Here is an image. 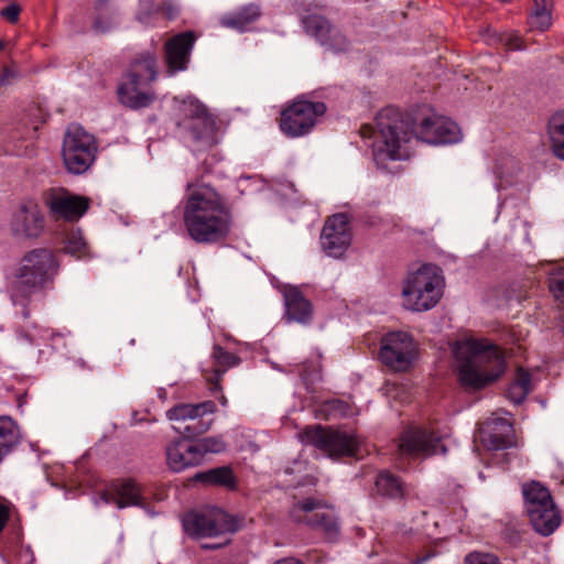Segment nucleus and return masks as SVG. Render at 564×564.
Segmentation results:
<instances>
[{
    "instance_id": "f257e3e1",
    "label": "nucleus",
    "mask_w": 564,
    "mask_h": 564,
    "mask_svg": "<svg viewBox=\"0 0 564 564\" xmlns=\"http://www.w3.org/2000/svg\"><path fill=\"white\" fill-rule=\"evenodd\" d=\"M376 129L373 160L379 169L387 171H390L389 162L410 156V144L414 137L435 145L462 140L460 129L453 120L432 111L420 116L411 124L398 109L387 107L376 116Z\"/></svg>"
},
{
    "instance_id": "f03ea898",
    "label": "nucleus",
    "mask_w": 564,
    "mask_h": 564,
    "mask_svg": "<svg viewBox=\"0 0 564 564\" xmlns=\"http://www.w3.org/2000/svg\"><path fill=\"white\" fill-rule=\"evenodd\" d=\"M183 223L191 239L197 243L225 240L232 228V213L226 195L204 182L187 183Z\"/></svg>"
},
{
    "instance_id": "7ed1b4c3",
    "label": "nucleus",
    "mask_w": 564,
    "mask_h": 564,
    "mask_svg": "<svg viewBox=\"0 0 564 564\" xmlns=\"http://www.w3.org/2000/svg\"><path fill=\"white\" fill-rule=\"evenodd\" d=\"M459 381L475 390L497 380L505 370V358L497 346L485 339H466L455 349Z\"/></svg>"
},
{
    "instance_id": "20e7f679",
    "label": "nucleus",
    "mask_w": 564,
    "mask_h": 564,
    "mask_svg": "<svg viewBox=\"0 0 564 564\" xmlns=\"http://www.w3.org/2000/svg\"><path fill=\"white\" fill-rule=\"evenodd\" d=\"M156 56L152 52L137 55L118 86L119 101L131 109L150 106L155 100L151 84L156 79Z\"/></svg>"
},
{
    "instance_id": "39448f33",
    "label": "nucleus",
    "mask_w": 564,
    "mask_h": 564,
    "mask_svg": "<svg viewBox=\"0 0 564 564\" xmlns=\"http://www.w3.org/2000/svg\"><path fill=\"white\" fill-rule=\"evenodd\" d=\"M445 280L440 267L422 264L410 272L402 288L403 306L413 312H425L440 302Z\"/></svg>"
},
{
    "instance_id": "423d86ee",
    "label": "nucleus",
    "mask_w": 564,
    "mask_h": 564,
    "mask_svg": "<svg viewBox=\"0 0 564 564\" xmlns=\"http://www.w3.org/2000/svg\"><path fill=\"white\" fill-rule=\"evenodd\" d=\"M177 126L187 132L198 149H208L219 142L216 118L198 99L188 97L177 106Z\"/></svg>"
},
{
    "instance_id": "0eeeda50",
    "label": "nucleus",
    "mask_w": 564,
    "mask_h": 564,
    "mask_svg": "<svg viewBox=\"0 0 564 564\" xmlns=\"http://www.w3.org/2000/svg\"><path fill=\"white\" fill-rule=\"evenodd\" d=\"M98 144L95 137L79 124H69L62 144L63 163L67 172L80 175L87 172L96 160Z\"/></svg>"
},
{
    "instance_id": "6e6552de",
    "label": "nucleus",
    "mask_w": 564,
    "mask_h": 564,
    "mask_svg": "<svg viewBox=\"0 0 564 564\" xmlns=\"http://www.w3.org/2000/svg\"><path fill=\"white\" fill-rule=\"evenodd\" d=\"M290 518L322 532L327 540H335L339 534L338 517L324 500L305 498L295 502L290 509Z\"/></svg>"
},
{
    "instance_id": "1a4fd4ad",
    "label": "nucleus",
    "mask_w": 564,
    "mask_h": 564,
    "mask_svg": "<svg viewBox=\"0 0 564 564\" xmlns=\"http://www.w3.org/2000/svg\"><path fill=\"white\" fill-rule=\"evenodd\" d=\"M182 525L185 533L194 539L214 538L238 530V522L219 508H206L184 514Z\"/></svg>"
},
{
    "instance_id": "9d476101",
    "label": "nucleus",
    "mask_w": 564,
    "mask_h": 564,
    "mask_svg": "<svg viewBox=\"0 0 564 564\" xmlns=\"http://www.w3.org/2000/svg\"><path fill=\"white\" fill-rule=\"evenodd\" d=\"M326 110L322 101L297 98L281 111L280 129L288 137H303L312 131Z\"/></svg>"
},
{
    "instance_id": "9b49d317",
    "label": "nucleus",
    "mask_w": 564,
    "mask_h": 564,
    "mask_svg": "<svg viewBox=\"0 0 564 564\" xmlns=\"http://www.w3.org/2000/svg\"><path fill=\"white\" fill-rule=\"evenodd\" d=\"M217 408L213 401L196 404L181 403L166 411V417L186 437L206 433L213 425Z\"/></svg>"
},
{
    "instance_id": "f8f14e48",
    "label": "nucleus",
    "mask_w": 564,
    "mask_h": 564,
    "mask_svg": "<svg viewBox=\"0 0 564 564\" xmlns=\"http://www.w3.org/2000/svg\"><path fill=\"white\" fill-rule=\"evenodd\" d=\"M301 437L304 443L315 446L328 457L355 455L358 446L352 435L319 426L305 429Z\"/></svg>"
},
{
    "instance_id": "ddd939ff",
    "label": "nucleus",
    "mask_w": 564,
    "mask_h": 564,
    "mask_svg": "<svg viewBox=\"0 0 564 564\" xmlns=\"http://www.w3.org/2000/svg\"><path fill=\"white\" fill-rule=\"evenodd\" d=\"M416 358V344L404 332H392L381 340L380 359L394 371H406Z\"/></svg>"
},
{
    "instance_id": "4468645a",
    "label": "nucleus",
    "mask_w": 564,
    "mask_h": 564,
    "mask_svg": "<svg viewBox=\"0 0 564 564\" xmlns=\"http://www.w3.org/2000/svg\"><path fill=\"white\" fill-rule=\"evenodd\" d=\"M445 452L441 436L426 429L410 427L401 434L398 443V453L401 456L427 457Z\"/></svg>"
},
{
    "instance_id": "2eb2a0df",
    "label": "nucleus",
    "mask_w": 564,
    "mask_h": 564,
    "mask_svg": "<svg viewBox=\"0 0 564 564\" xmlns=\"http://www.w3.org/2000/svg\"><path fill=\"white\" fill-rule=\"evenodd\" d=\"M351 228L346 214H335L326 220L322 234L323 251L333 258H340L351 243Z\"/></svg>"
},
{
    "instance_id": "dca6fc26",
    "label": "nucleus",
    "mask_w": 564,
    "mask_h": 564,
    "mask_svg": "<svg viewBox=\"0 0 564 564\" xmlns=\"http://www.w3.org/2000/svg\"><path fill=\"white\" fill-rule=\"evenodd\" d=\"M43 200L54 216L67 221H77L89 207L87 197L73 195L64 188H50L44 192Z\"/></svg>"
},
{
    "instance_id": "f3484780",
    "label": "nucleus",
    "mask_w": 564,
    "mask_h": 564,
    "mask_svg": "<svg viewBox=\"0 0 564 564\" xmlns=\"http://www.w3.org/2000/svg\"><path fill=\"white\" fill-rule=\"evenodd\" d=\"M307 34L313 36L321 45L333 52H345L350 42L346 35L325 17L312 13L302 19Z\"/></svg>"
},
{
    "instance_id": "a211bd4d",
    "label": "nucleus",
    "mask_w": 564,
    "mask_h": 564,
    "mask_svg": "<svg viewBox=\"0 0 564 564\" xmlns=\"http://www.w3.org/2000/svg\"><path fill=\"white\" fill-rule=\"evenodd\" d=\"M35 288V251L28 252L21 261L17 273L14 284L13 301L17 305L22 306V315L24 318L31 316V310L25 306V299L30 297Z\"/></svg>"
},
{
    "instance_id": "6ab92c4d",
    "label": "nucleus",
    "mask_w": 564,
    "mask_h": 564,
    "mask_svg": "<svg viewBox=\"0 0 564 564\" xmlns=\"http://www.w3.org/2000/svg\"><path fill=\"white\" fill-rule=\"evenodd\" d=\"M195 41L194 32L186 31L165 43V61L171 73L186 69Z\"/></svg>"
},
{
    "instance_id": "aec40b11",
    "label": "nucleus",
    "mask_w": 564,
    "mask_h": 564,
    "mask_svg": "<svg viewBox=\"0 0 564 564\" xmlns=\"http://www.w3.org/2000/svg\"><path fill=\"white\" fill-rule=\"evenodd\" d=\"M166 462L173 471L178 473L200 465L203 459L195 442L183 438L166 447Z\"/></svg>"
},
{
    "instance_id": "412c9836",
    "label": "nucleus",
    "mask_w": 564,
    "mask_h": 564,
    "mask_svg": "<svg viewBox=\"0 0 564 564\" xmlns=\"http://www.w3.org/2000/svg\"><path fill=\"white\" fill-rule=\"evenodd\" d=\"M107 503H115L119 509L127 507H145L142 487L133 479H121L112 484L111 492L102 495Z\"/></svg>"
},
{
    "instance_id": "4be33fe9",
    "label": "nucleus",
    "mask_w": 564,
    "mask_h": 564,
    "mask_svg": "<svg viewBox=\"0 0 564 564\" xmlns=\"http://www.w3.org/2000/svg\"><path fill=\"white\" fill-rule=\"evenodd\" d=\"M240 359L224 350L220 346H214L212 360L208 365L203 367V375L209 384L210 391H220V379L221 376L231 367L237 366Z\"/></svg>"
},
{
    "instance_id": "5701e85b",
    "label": "nucleus",
    "mask_w": 564,
    "mask_h": 564,
    "mask_svg": "<svg viewBox=\"0 0 564 564\" xmlns=\"http://www.w3.org/2000/svg\"><path fill=\"white\" fill-rule=\"evenodd\" d=\"M283 295L288 322L308 324L312 319L313 307L303 293L295 286H288Z\"/></svg>"
},
{
    "instance_id": "b1692460",
    "label": "nucleus",
    "mask_w": 564,
    "mask_h": 564,
    "mask_svg": "<svg viewBox=\"0 0 564 564\" xmlns=\"http://www.w3.org/2000/svg\"><path fill=\"white\" fill-rule=\"evenodd\" d=\"M490 432L482 438L484 444L492 451L506 449L514 445L512 424L501 417L491 419Z\"/></svg>"
},
{
    "instance_id": "393cba45",
    "label": "nucleus",
    "mask_w": 564,
    "mask_h": 564,
    "mask_svg": "<svg viewBox=\"0 0 564 564\" xmlns=\"http://www.w3.org/2000/svg\"><path fill=\"white\" fill-rule=\"evenodd\" d=\"M533 529L541 535L552 534L561 523V516L553 501L528 511Z\"/></svg>"
},
{
    "instance_id": "a878e982",
    "label": "nucleus",
    "mask_w": 564,
    "mask_h": 564,
    "mask_svg": "<svg viewBox=\"0 0 564 564\" xmlns=\"http://www.w3.org/2000/svg\"><path fill=\"white\" fill-rule=\"evenodd\" d=\"M59 270V261L51 249H37V291L51 290Z\"/></svg>"
},
{
    "instance_id": "bb28decb",
    "label": "nucleus",
    "mask_w": 564,
    "mask_h": 564,
    "mask_svg": "<svg viewBox=\"0 0 564 564\" xmlns=\"http://www.w3.org/2000/svg\"><path fill=\"white\" fill-rule=\"evenodd\" d=\"M261 17V8L257 3H249L240 7L234 12L227 13L220 18V24L225 28L246 32L250 25Z\"/></svg>"
},
{
    "instance_id": "cd10ccee",
    "label": "nucleus",
    "mask_w": 564,
    "mask_h": 564,
    "mask_svg": "<svg viewBox=\"0 0 564 564\" xmlns=\"http://www.w3.org/2000/svg\"><path fill=\"white\" fill-rule=\"evenodd\" d=\"M35 225V204L32 202L22 204L12 215L11 231L20 240L32 237V230Z\"/></svg>"
},
{
    "instance_id": "c85d7f7f",
    "label": "nucleus",
    "mask_w": 564,
    "mask_h": 564,
    "mask_svg": "<svg viewBox=\"0 0 564 564\" xmlns=\"http://www.w3.org/2000/svg\"><path fill=\"white\" fill-rule=\"evenodd\" d=\"M375 491L380 497L397 500L406 496L408 487L398 476L382 470L376 477Z\"/></svg>"
},
{
    "instance_id": "c756f323",
    "label": "nucleus",
    "mask_w": 564,
    "mask_h": 564,
    "mask_svg": "<svg viewBox=\"0 0 564 564\" xmlns=\"http://www.w3.org/2000/svg\"><path fill=\"white\" fill-rule=\"evenodd\" d=\"M19 438L20 433L15 422L9 416H0V463L19 443Z\"/></svg>"
},
{
    "instance_id": "7c9ffc66",
    "label": "nucleus",
    "mask_w": 564,
    "mask_h": 564,
    "mask_svg": "<svg viewBox=\"0 0 564 564\" xmlns=\"http://www.w3.org/2000/svg\"><path fill=\"white\" fill-rule=\"evenodd\" d=\"M534 6L529 18V26L531 30L545 31L552 24V0H533Z\"/></svg>"
},
{
    "instance_id": "2f4dec72",
    "label": "nucleus",
    "mask_w": 564,
    "mask_h": 564,
    "mask_svg": "<svg viewBox=\"0 0 564 564\" xmlns=\"http://www.w3.org/2000/svg\"><path fill=\"white\" fill-rule=\"evenodd\" d=\"M522 492L525 500L527 512L553 501L549 489L536 481L524 485Z\"/></svg>"
},
{
    "instance_id": "473e14b6",
    "label": "nucleus",
    "mask_w": 564,
    "mask_h": 564,
    "mask_svg": "<svg viewBox=\"0 0 564 564\" xmlns=\"http://www.w3.org/2000/svg\"><path fill=\"white\" fill-rule=\"evenodd\" d=\"M554 154L564 160V112L554 113L547 124Z\"/></svg>"
},
{
    "instance_id": "72a5a7b5",
    "label": "nucleus",
    "mask_w": 564,
    "mask_h": 564,
    "mask_svg": "<svg viewBox=\"0 0 564 564\" xmlns=\"http://www.w3.org/2000/svg\"><path fill=\"white\" fill-rule=\"evenodd\" d=\"M64 252L76 258H89V247L79 229H70L64 240Z\"/></svg>"
},
{
    "instance_id": "f704fd0d",
    "label": "nucleus",
    "mask_w": 564,
    "mask_h": 564,
    "mask_svg": "<svg viewBox=\"0 0 564 564\" xmlns=\"http://www.w3.org/2000/svg\"><path fill=\"white\" fill-rule=\"evenodd\" d=\"M195 479L209 485L234 488L235 476L229 467H217L205 473H198Z\"/></svg>"
},
{
    "instance_id": "c9c22d12",
    "label": "nucleus",
    "mask_w": 564,
    "mask_h": 564,
    "mask_svg": "<svg viewBox=\"0 0 564 564\" xmlns=\"http://www.w3.org/2000/svg\"><path fill=\"white\" fill-rule=\"evenodd\" d=\"M163 13V7L155 0H140L137 11V20L149 26L154 25L155 20Z\"/></svg>"
},
{
    "instance_id": "e433bc0d",
    "label": "nucleus",
    "mask_w": 564,
    "mask_h": 564,
    "mask_svg": "<svg viewBox=\"0 0 564 564\" xmlns=\"http://www.w3.org/2000/svg\"><path fill=\"white\" fill-rule=\"evenodd\" d=\"M195 444L200 452L203 460L207 454H219L226 449V442L221 435L203 437L195 441Z\"/></svg>"
},
{
    "instance_id": "4c0bfd02",
    "label": "nucleus",
    "mask_w": 564,
    "mask_h": 564,
    "mask_svg": "<svg viewBox=\"0 0 564 564\" xmlns=\"http://www.w3.org/2000/svg\"><path fill=\"white\" fill-rule=\"evenodd\" d=\"M549 288L556 300L564 302V268L560 267L551 272Z\"/></svg>"
},
{
    "instance_id": "58836bf2",
    "label": "nucleus",
    "mask_w": 564,
    "mask_h": 564,
    "mask_svg": "<svg viewBox=\"0 0 564 564\" xmlns=\"http://www.w3.org/2000/svg\"><path fill=\"white\" fill-rule=\"evenodd\" d=\"M464 564H501L499 558L490 553L473 552L465 557Z\"/></svg>"
},
{
    "instance_id": "ea45409f",
    "label": "nucleus",
    "mask_w": 564,
    "mask_h": 564,
    "mask_svg": "<svg viewBox=\"0 0 564 564\" xmlns=\"http://www.w3.org/2000/svg\"><path fill=\"white\" fill-rule=\"evenodd\" d=\"M20 78V73L14 65L4 66L0 74V93Z\"/></svg>"
},
{
    "instance_id": "a19ab883",
    "label": "nucleus",
    "mask_w": 564,
    "mask_h": 564,
    "mask_svg": "<svg viewBox=\"0 0 564 564\" xmlns=\"http://www.w3.org/2000/svg\"><path fill=\"white\" fill-rule=\"evenodd\" d=\"M499 42L511 51H518L523 48L520 36L514 32L501 34L499 36Z\"/></svg>"
},
{
    "instance_id": "79ce46f5",
    "label": "nucleus",
    "mask_w": 564,
    "mask_h": 564,
    "mask_svg": "<svg viewBox=\"0 0 564 564\" xmlns=\"http://www.w3.org/2000/svg\"><path fill=\"white\" fill-rule=\"evenodd\" d=\"M323 408L326 412L325 419L336 416L337 414L343 415L346 411V404L340 400H329L324 403Z\"/></svg>"
},
{
    "instance_id": "37998d69",
    "label": "nucleus",
    "mask_w": 564,
    "mask_h": 564,
    "mask_svg": "<svg viewBox=\"0 0 564 564\" xmlns=\"http://www.w3.org/2000/svg\"><path fill=\"white\" fill-rule=\"evenodd\" d=\"M507 394H508V398L514 402V403H520L522 402L525 397L528 395V390H524L523 388H521L520 386H516L514 383H512L508 391H507Z\"/></svg>"
},
{
    "instance_id": "c03bdc74",
    "label": "nucleus",
    "mask_w": 564,
    "mask_h": 564,
    "mask_svg": "<svg viewBox=\"0 0 564 564\" xmlns=\"http://www.w3.org/2000/svg\"><path fill=\"white\" fill-rule=\"evenodd\" d=\"M516 386H520L524 390H528V393L531 391V376L529 372L523 369H519L516 376V380L513 382Z\"/></svg>"
},
{
    "instance_id": "a18cd8bd",
    "label": "nucleus",
    "mask_w": 564,
    "mask_h": 564,
    "mask_svg": "<svg viewBox=\"0 0 564 564\" xmlns=\"http://www.w3.org/2000/svg\"><path fill=\"white\" fill-rule=\"evenodd\" d=\"M19 7L15 4L8 6L1 10V17L10 22H15L19 17Z\"/></svg>"
},
{
    "instance_id": "49530a36",
    "label": "nucleus",
    "mask_w": 564,
    "mask_h": 564,
    "mask_svg": "<svg viewBox=\"0 0 564 564\" xmlns=\"http://www.w3.org/2000/svg\"><path fill=\"white\" fill-rule=\"evenodd\" d=\"M51 340L53 341L52 346L53 348H59L65 346V338L62 334H54L52 333L50 335Z\"/></svg>"
},
{
    "instance_id": "de8ad7c7",
    "label": "nucleus",
    "mask_w": 564,
    "mask_h": 564,
    "mask_svg": "<svg viewBox=\"0 0 564 564\" xmlns=\"http://www.w3.org/2000/svg\"><path fill=\"white\" fill-rule=\"evenodd\" d=\"M9 517V511L7 507L2 503H0V532L2 531L7 520Z\"/></svg>"
},
{
    "instance_id": "09e8293b",
    "label": "nucleus",
    "mask_w": 564,
    "mask_h": 564,
    "mask_svg": "<svg viewBox=\"0 0 564 564\" xmlns=\"http://www.w3.org/2000/svg\"><path fill=\"white\" fill-rule=\"evenodd\" d=\"M94 28L98 32H106L111 28V23L107 22L102 24L100 18H97L94 22Z\"/></svg>"
},
{
    "instance_id": "8fccbe9b",
    "label": "nucleus",
    "mask_w": 564,
    "mask_h": 564,
    "mask_svg": "<svg viewBox=\"0 0 564 564\" xmlns=\"http://www.w3.org/2000/svg\"><path fill=\"white\" fill-rule=\"evenodd\" d=\"M302 376L306 381H315L321 378L318 370H314L313 373H303Z\"/></svg>"
},
{
    "instance_id": "3c124183",
    "label": "nucleus",
    "mask_w": 564,
    "mask_h": 564,
    "mask_svg": "<svg viewBox=\"0 0 564 564\" xmlns=\"http://www.w3.org/2000/svg\"><path fill=\"white\" fill-rule=\"evenodd\" d=\"M275 564H302V563L299 561H295L293 558H285V560L276 562Z\"/></svg>"
},
{
    "instance_id": "603ef678",
    "label": "nucleus",
    "mask_w": 564,
    "mask_h": 564,
    "mask_svg": "<svg viewBox=\"0 0 564 564\" xmlns=\"http://www.w3.org/2000/svg\"><path fill=\"white\" fill-rule=\"evenodd\" d=\"M175 14H176L175 10L171 6H167L166 7V18L172 19V18H174Z\"/></svg>"
},
{
    "instance_id": "864d4df0",
    "label": "nucleus",
    "mask_w": 564,
    "mask_h": 564,
    "mask_svg": "<svg viewBox=\"0 0 564 564\" xmlns=\"http://www.w3.org/2000/svg\"><path fill=\"white\" fill-rule=\"evenodd\" d=\"M223 544L219 543V544H204L203 547L204 549H210V550H214V549H218Z\"/></svg>"
},
{
    "instance_id": "5fc2aeb1",
    "label": "nucleus",
    "mask_w": 564,
    "mask_h": 564,
    "mask_svg": "<svg viewBox=\"0 0 564 564\" xmlns=\"http://www.w3.org/2000/svg\"><path fill=\"white\" fill-rule=\"evenodd\" d=\"M219 400H220L221 405H224V406L227 405V399L224 394L220 395Z\"/></svg>"
},
{
    "instance_id": "6e6d98bb",
    "label": "nucleus",
    "mask_w": 564,
    "mask_h": 564,
    "mask_svg": "<svg viewBox=\"0 0 564 564\" xmlns=\"http://www.w3.org/2000/svg\"><path fill=\"white\" fill-rule=\"evenodd\" d=\"M48 335H50L48 330H43L42 334H41V337L42 338H46V337H48Z\"/></svg>"
},
{
    "instance_id": "4d7b16f0",
    "label": "nucleus",
    "mask_w": 564,
    "mask_h": 564,
    "mask_svg": "<svg viewBox=\"0 0 564 564\" xmlns=\"http://www.w3.org/2000/svg\"><path fill=\"white\" fill-rule=\"evenodd\" d=\"M4 47V43L0 40V50Z\"/></svg>"
},
{
    "instance_id": "13d9d810",
    "label": "nucleus",
    "mask_w": 564,
    "mask_h": 564,
    "mask_svg": "<svg viewBox=\"0 0 564 564\" xmlns=\"http://www.w3.org/2000/svg\"><path fill=\"white\" fill-rule=\"evenodd\" d=\"M102 6V0H99L98 8Z\"/></svg>"
}]
</instances>
